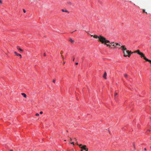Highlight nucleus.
<instances>
[{
    "label": "nucleus",
    "instance_id": "obj_1",
    "mask_svg": "<svg viewBox=\"0 0 151 151\" xmlns=\"http://www.w3.org/2000/svg\"><path fill=\"white\" fill-rule=\"evenodd\" d=\"M90 35L91 37L93 36L94 38H98V41L101 42L102 44L106 45L107 47H111V48H113L111 47V45H112L113 44H115V43L114 42H110L109 40H106L105 37L101 35H99V36H98L96 35Z\"/></svg>",
    "mask_w": 151,
    "mask_h": 151
},
{
    "label": "nucleus",
    "instance_id": "obj_2",
    "mask_svg": "<svg viewBox=\"0 0 151 151\" xmlns=\"http://www.w3.org/2000/svg\"><path fill=\"white\" fill-rule=\"evenodd\" d=\"M122 48V50H123V53L124 54V57L128 56L129 57L130 56V54L129 53V50H127V48L125 47V45H122L121 46Z\"/></svg>",
    "mask_w": 151,
    "mask_h": 151
},
{
    "label": "nucleus",
    "instance_id": "obj_3",
    "mask_svg": "<svg viewBox=\"0 0 151 151\" xmlns=\"http://www.w3.org/2000/svg\"><path fill=\"white\" fill-rule=\"evenodd\" d=\"M139 55L140 56L141 58H143L146 61H147V60H149V59L147 58L145 56L144 54L142 52H141L139 54Z\"/></svg>",
    "mask_w": 151,
    "mask_h": 151
},
{
    "label": "nucleus",
    "instance_id": "obj_4",
    "mask_svg": "<svg viewBox=\"0 0 151 151\" xmlns=\"http://www.w3.org/2000/svg\"><path fill=\"white\" fill-rule=\"evenodd\" d=\"M81 148L82 149L81 150L83 149L86 151H88V148H86V145H84L82 147H81Z\"/></svg>",
    "mask_w": 151,
    "mask_h": 151
},
{
    "label": "nucleus",
    "instance_id": "obj_5",
    "mask_svg": "<svg viewBox=\"0 0 151 151\" xmlns=\"http://www.w3.org/2000/svg\"><path fill=\"white\" fill-rule=\"evenodd\" d=\"M134 52L135 53H137V54L139 55L141 52H140V50H138L136 51H134Z\"/></svg>",
    "mask_w": 151,
    "mask_h": 151
},
{
    "label": "nucleus",
    "instance_id": "obj_6",
    "mask_svg": "<svg viewBox=\"0 0 151 151\" xmlns=\"http://www.w3.org/2000/svg\"><path fill=\"white\" fill-rule=\"evenodd\" d=\"M21 94L25 98H26L27 97V95L26 94L24 93H21Z\"/></svg>",
    "mask_w": 151,
    "mask_h": 151
},
{
    "label": "nucleus",
    "instance_id": "obj_7",
    "mask_svg": "<svg viewBox=\"0 0 151 151\" xmlns=\"http://www.w3.org/2000/svg\"><path fill=\"white\" fill-rule=\"evenodd\" d=\"M106 75H107V74H106V72H105L104 75H103V77L105 79H106Z\"/></svg>",
    "mask_w": 151,
    "mask_h": 151
},
{
    "label": "nucleus",
    "instance_id": "obj_8",
    "mask_svg": "<svg viewBox=\"0 0 151 151\" xmlns=\"http://www.w3.org/2000/svg\"><path fill=\"white\" fill-rule=\"evenodd\" d=\"M117 95H118V93H114L115 99V101H117V99H116V96H117Z\"/></svg>",
    "mask_w": 151,
    "mask_h": 151
},
{
    "label": "nucleus",
    "instance_id": "obj_9",
    "mask_svg": "<svg viewBox=\"0 0 151 151\" xmlns=\"http://www.w3.org/2000/svg\"><path fill=\"white\" fill-rule=\"evenodd\" d=\"M17 48L20 51H23V50L22 49H21V48H19V46H17Z\"/></svg>",
    "mask_w": 151,
    "mask_h": 151
},
{
    "label": "nucleus",
    "instance_id": "obj_10",
    "mask_svg": "<svg viewBox=\"0 0 151 151\" xmlns=\"http://www.w3.org/2000/svg\"><path fill=\"white\" fill-rule=\"evenodd\" d=\"M69 41L72 43H73L74 42V41L71 39H70Z\"/></svg>",
    "mask_w": 151,
    "mask_h": 151
},
{
    "label": "nucleus",
    "instance_id": "obj_11",
    "mask_svg": "<svg viewBox=\"0 0 151 151\" xmlns=\"http://www.w3.org/2000/svg\"><path fill=\"white\" fill-rule=\"evenodd\" d=\"M16 55L17 56H20L21 58H22V55L21 54H19L18 53L17 54V55Z\"/></svg>",
    "mask_w": 151,
    "mask_h": 151
},
{
    "label": "nucleus",
    "instance_id": "obj_12",
    "mask_svg": "<svg viewBox=\"0 0 151 151\" xmlns=\"http://www.w3.org/2000/svg\"><path fill=\"white\" fill-rule=\"evenodd\" d=\"M62 11L63 12H68V13H69L68 11L67 10H64V9H63L62 10Z\"/></svg>",
    "mask_w": 151,
    "mask_h": 151
},
{
    "label": "nucleus",
    "instance_id": "obj_13",
    "mask_svg": "<svg viewBox=\"0 0 151 151\" xmlns=\"http://www.w3.org/2000/svg\"><path fill=\"white\" fill-rule=\"evenodd\" d=\"M112 46L114 47L113 48H114V49H116V48H117V47L115 46V45L114 44H113L112 45Z\"/></svg>",
    "mask_w": 151,
    "mask_h": 151
},
{
    "label": "nucleus",
    "instance_id": "obj_14",
    "mask_svg": "<svg viewBox=\"0 0 151 151\" xmlns=\"http://www.w3.org/2000/svg\"><path fill=\"white\" fill-rule=\"evenodd\" d=\"M115 44L116 45H119V46H121V45L120 44H119V43H115Z\"/></svg>",
    "mask_w": 151,
    "mask_h": 151
},
{
    "label": "nucleus",
    "instance_id": "obj_15",
    "mask_svg": "<svg viewBox=\"0 0 151 151\" xmlns=\"http://www.w3.org/2000/svg\"><path fill=\"white\" fill-rule=\"evenodd\" d=\"M74 139L76 142V144L77 145H78V142L77 141V139L76 138H74Z\"/></svg>",
    "mask_w": 151,
    "mask_h": 151
},
{
    "label": "nucleus",
    "instance_id": "obj_16",
    "mask_svg": "<svg viewBox=\"0 0 151 151\" xmlns=\"http://www.w3.org/2000/svg\"><path fill=\"white\" fill-rule=\"evenodd\" d=\"M68 4H69V5H72V3L70 2H68Z\"/></svg>",
    "mask_w": 151,
    "mask_h": 151
},
{
    "label": "nucleus",
    "instance_id": "obj_17",
    "mask_svg": "<svg viewBox=\"0 0 151 151\" xmlns=\"http://www.w3.org/2000/svg\"><path fill=\"white\" fill-rule=\"evenodd\" d=\"M124 76L126 78H127L128 76V75L127 74H125L124 75Z\"/></svg>",
    "mask_w": 151,
    "mask_h": 151
},
{
    "label": "nucleus",
    "instance_id": "obj_18",
    "mask_svg": "<svg viewBox=\"0 0 151 151\" xmlns=\"http://www.w3.org/2000/svg\"><path fill=\"white\" fill-rule=\"evenodd\" d=\"M61 57H62L63 60H64V58L63 56V55H61Z\"/></svg>",
    "mask_w": 151,
    "mask_h": 151
},
{
    "label": "nucleus",
    "instance_id": "obj_19",
    "mask_svg": "<svg viewBox=\"0 0 151 151\" xmlns=\"http://www.w3.org/2000/svg\"><path fill=\"white\" fill-rule=\"evenodd\" d=\"M147 62H150L151 64V60H147Z\"/></svg>",
    "mask_w": 151,
    "mask_h": 151
},
{
    "label": "nucleus",
    "instance_id": "obj_20",
    "mask_svg": "<svg viewBox=\"0 0 151 151\" xmlns=\"http://www.w3.org/2000/svg\"><path fill=\"white\" fill-rule=\"evenodd\" d=\"M63 53V51H61L60 52V54H61V55H62V54Z\"/></svg>",
    "mask_w": 151,
    "mask_h": 151
},
{
    "label": "nucleus",
    "instance_id": "obj_21",
    "mask_svg": "<svg viewBox=\"0 0 151 151\" xmlns=\"http://www.w3.org/2000/svg\"><path fill=\"white\" fill-rule=\"evenodd\" d=\"M143 13L145 12L146 13H147V12H145V9H143Z\"/></svg>",
    "mask_w": 151,
    "mask_h": 151
},
{
    "label": "nucleus",
    "instance_id": "obj_22",
    "mask_svg": "<svg viewBox=\"0 0 151 151\" xmlns=\"http://www.w3.org/2000/svg\"><path fill=\"white\" fill-rule=\"evenodd\" d=\"M129 53L130 54V55L131 54H132L133 53H134V52H132L131 51H129Z\"/></svg>",
    "mask_w": 151,
    "mask_h": 151
},
{
    "label": "nucleus",
    "instance_id": "obj_23",
    "mask_svg": "<svg viewBox=\"0 0 151 151\" xmlns=\"http://www.w3.org/2000/svg\"><path fill=\"white\" fill-rule=\"evenodd\" d=\"M53 81V82L54 83H55V79H53V81Z\"/></svg>",
    "mask_w": 151,
    "mask_h": 151
},
{
    "label": "nucleus",
    "instance_id": "obj_24",
    "mask_svg": "<svg viewBox=\"0 0 151 151\" xmlns=\"http://www.w3.org/2000/svg\"><path fill=\"white\" fill-rule=\"evenodd\" d=\"M78 145L80 147H81H81L82 146V144Z\"/></svg>",
    "mask_w": 151,
    "mask_h": 151
},
{
    "label": "nucleus",
    "instance_id": "obj_25",
    "mask_svg": "<svg viewBox=\"0 0 151 151\" xmlns=\"http://www.w3.org/2000/svg\"><path fill=\"white\" fill-rule=\"evenodd\" d=\"M23 12L24 13H26V11H25V10L24 9H23Z\"/></svg>",
    "mask_w": 151,
    "mask_h": 151
},
{
    "label": "nucleus",
    "instance_id": "obj_26",
    "mask_svg": "<svg viewBox=\"0 0 151 151\" xmlns=\"http://www.w3.org/2000/svg\"><path fill=\"white\" fill-rule=\"evenodd\" d=\"M36 116H39V114L38 113H37L36 114Z\"/></svg>",
    "mask_w": 151,
    "mask_h": 151
},
{
    "label": "nucleus",
    "instance_id": "obj_27",
    "mask_svg": "<svg viewBox=\"0 0 151 151\" xmlns=\"http://www.w3.org/2000/svg\"><path fill=\"white\" fill-rule=\"evenodd\" d=\"M70 143L72 144H73V145H74V142H71Z\"/></svg>",
    "mask_w": 151,
    "mask_h": 151
},
{
    "label": "nucleus",
    "instance_id": "obj_28",
    "mask_svg": "<svg viewBox=\"0 0 151 151\" xmlns=\"http://www.w3.org/2000/svg\"><path fill=\"white\" fill-rule=\"evenodd\" d=\"M14 53L16 55H17V54H18L16 52H14Z\"/></svg>",
    "mask_w": 151,
    "mask_h": 151
},
{
    "label": "nucleus",
    "instance_id": "obj_29",
    "mask_svg": "<svg viewBox=\"0 0 151 151\" xmlns=\"http://www.w3.org/2000/svg\"><path fill=\"white\" fill-rule=\"evenodd\" d=\"M42 113H43V112L42 111H41L40 112V114H42Z\"/></svg>",
    "mask_w": 151,
    "mask_h": 151
},
{
    "label": "nucleus",
    "instance_id": "obj_30",
    "mask_svg": "<svg viewBox=\"0 0 151 151\" xmlns=\"http://www.w3.org/2000/svg\"><path fill=\"white\" fill-rule=\"evenodd\" d=\"M44 56H46V54L45 53H44Z\"/></svg>",
    "mask_w": 151,
    "mask_h": 151
},
{
    "label": "nucleus",
    "instance_id": "obj_31",
    "mask_svg": "<svg viewBox=\"0 0 151 151\" xmlns=\"http://www.w3.org/2000/svg\"><path fill=\"white\" fill-rule=\"evenodd\" d=\"M75 64L76 65H78V63H75Z\"/></svg>",
    "mask_w": 151,
    "mask_h": 151
},
{
    "label": "nucleus",
    "instance_id": "obj_32",
    "mask_svg": "<svg viewBox=\"0 0 151 151\" xmlns=\"http://www.w3.org/2000/svg\"><path fill=\"white\" fill-rule=\"evenodd\" d=\"M2 3V1L1 0H0V4H1Z\"/></svg>",
    "mask_w": 151,
    "mask_h": 151
},
{
    "label": "nucleus",
    "instance_id": "obj_33",
    "mask_svg": "<svg viewBox=\"0 0 151 151\" xmlns=\"http://www.w3.org/2000/svg\"><path fill=\"white\" fill-rule=\"evenodd\" d=\"M74 59H75V58H74H74H73V61H74Z\"/></svg>",
    "mask_w": 151,
    "mask_h": 151
},
{
    "label": "nucleus",
    "instance_id": "obj_34",
    "mask_svg": "<svg viewBox=\"0 0 151 151\" xmlns=\"http://www.w3.org/2000/svg\"><path fill=\"white\" fill-rule=\"evenodd\" d=\"M65 62H63V64H65Z\"/></svg>",
    "mask_w": 151,
    "mask_h": 151
},
{
    "label": "nucleus",
    "instance_id": "obj_35",
    "mask_svg": "<svg viewBox=\"0 0 151 151\" xmlns=\"http://www.w3.org/2000/svg\"><path fill=\"white\" fill-rule=\"evenodd\" d=\"M86 32L88 33V34H89L88 33V32Z\"/></svg>",
    "mask_w": 151,
    "mask_h": 151
},
{
    "label": "nucleus",
    "instance_id": "obj_36",
    "mask_svg": "<svg viewBox=\"0 0 151 151\" xmlns=\"http://www.w3.org/2000/svg\"><path fill=\"white\" fill-rule=\"evenodd\" d=\"M144 149H145V150H146V148H145Z\"/></svg>",
    "mask_w": 151,
    "mask_h": 151
},
{
    "label": "nucleus",
    "instance_id": "obj_37",
    "mask_svg": "<svg viewBox=\"0 0 151 151\" xmlns=\"http://www.w3.org/2000/svg\"><path fill=\"white\" fill-rule=\"evenodd\" d=\"M10 151H13L12 150H11Z\"/></svg>",
    "mask_w": 151,
    "mask_h": 151
},
{
    "label": "nucleus",
    "instance_id": "obj_38",
    "mask_svg": "<svg viewBox=\"0 0 151 151\" xmlns=\"http://www.w3.org/2000/svg\"><path fill=\"white\" fill-rule=\"evenodd\" d=\"M70 140H72V139H71V138H70Z\"/></svg>",
    "mask_w": 151,
    "mask_h": 151
},
{
    "label": "nucleus",
    "instance_id": "obj_39",
    "mask_svg": "<svg viewBox=\"0 0 151 151\" xmlns=\"http://www.w3.org/2000/svg\"><path fill=\"white\" fill-rule=\"evenodd\" d=\"M149 131V130H148L147 131Z\"/></svg>",
    "mask_w": 151,
    "mask_h": 151
},
{
    "label": "nucleus",
    "instance_id": "obj_40",
    "mask_svg": "<svg viewBox=\"0 0 151 151\" xmlns=\"http://www.w3.org/2000/svg\"><path fill=\"white\" fill-rule=\"evenodd\" d=\"M81 151H83V150H81Z\"/></svg>",
    "mask_w": 151,
    "mask_h": 151
}]
</instances>
